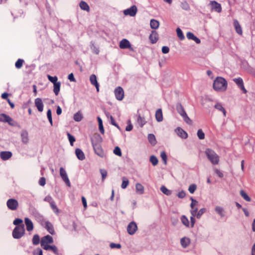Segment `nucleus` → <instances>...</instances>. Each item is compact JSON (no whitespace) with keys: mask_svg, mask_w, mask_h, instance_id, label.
<instances>
[{"mask_svg":"<svg viewBox=\"0 0 255 255\" xmlns=\"http://www.w3.org/2000/svg\"><path fill=\"white\" fill-rule=\"evenodd\" d=\"M227 81L223 77L218 76L213 84V89L217 92H224L227 89Z\"/></svg>","mask_w":255,"mask_h":255,"instance_id":"nucleus-1","label":"nucleus"},{"mask_svg":"<svg viewBox=\"0 0 255 255\" xmlns=\"http://www.w3.org/2000/svg\"><path fill=\"white\" fill-rule=\"evenodd\" d=\"M205 153L208 160L214 165L218 164L219 162V156L215 151L209 148L206 149Z\"/></svg>","mask_w":255,"mask_h":255,"instance_id":"nucleus-2","label":"nucleus"},{"mask_svg":"<svg viewBox=\"0 0 255 255\" xmlns=\"http://www.w3.org/2000/svg\"><path fill=\"white\" fill-rule=\"evenodd\" d=\"M102 141L101 137L98 135L97 141L95 142L92 140V143L95 153L100 157H103L105 156V153L101 145Z\"/></svg>","mask_w":255,"mask_h":255,"instance_id":"nucleus-3","label":"nucleus"},{"mask_svg":"<svg viewBox=\"0 0 255 255\" xmlns=\"http://www.w3.org/2000/svg\"><path fill=\"white\" fill-rule=\"evenodd\" d=\"M24 234V226L23 224H21L15 227L12 234L13 238L18 239L23 237Z\"/></svg>","mask_w":255,"mask_h":255,"instance_id":"nucleus-4","label":"nucleus"},{"mask_svg":"<svg viewBox=\"0 0 255 255\" xmlns=\"http://www.w3.org/2000/svg\"><path fill=\"white\" fill-rule=\"evenodd\" d=\"M6 205L9 210L14 211L18 208L19 204L17 200L11 198L7 201Z\"/></svg>","mask_w":255,"mask_h":255,"instance_id":"nucleus-5","label":"nucleus"},{"mask_svg":"<svg viewBox=\"0 0 255 255\" xmlns=\"http://www.w3.org/2000/svg\"><path fill=\"white\" fill-rule=\"evenodd\" d=\"M233 80L244 94L247 93V90L244 86V81L242 78L238 77L237 78H234Z\"/></svg>","mask_w":255,"mask_h":255,"instance_id":"nucleus-6","label":"nucleus"},{"mask_svg":"<svg viewBox=\"0 0 255 255\" xmlns=\"http://www.w3.org/2000/svg\"><path fill=\"white\" fill-rule=\"evenodd\" d=\"M137 230V226L135 222L132 221L129 223L127 227V232L130 235H132L135 233Z\"/></svg>","mask_w":255,"mask_h":255,"instance_id":"nucleus-7","label":"nucleus"},{"mask_svg":"<svg viewBox=\"0 0 255 255\" xmlns=\"http://www.w3.org/2000/svg\"><path fill=\"white\" fill-rule=\"evenodd\" d=\"M209 4L211 6L212 11H215L219 13L222 11V8L221 3L215 0H211Z\"/></svg>","mask_w":255,"mask_h":255,"instance_id":"nucleus-8","label":"nucleus"},{"mask_svg":"<svg viewBox=\"0 0 255 255\" xmlns=\"http://www.w3.org/2000/svg\"><path fill=\"white\" fill-rule=\"evenodd\" d=\"M60 175L65 184L68 186H71L70 180L68 177L66 171L63 167L60 168Z\"/></svg>","mask_w":255,"mask_h":255,"instance_id":"nucleus-9","label":"nucleus"},{"mask_svg":"<svg viewBox=\"0 0 255 255\" xmlns=\"http://www.w3.org/2000/svg\"><path fill=\"white\" fill-rule=\"evenodd\" d=\"M137 11V7L135 5H132L130 8L125 9L124 11V14L125 15H129L134 16L135 15Z\"/></svg>","mask_w":255,"mask_h":255,"instance_id":"nucleus-10","label":"nucleus"},{"mask_svg":"<svg viewBox=\"0 0 255 255\" xmlns=\"http://www.w3.org/2000/svg\"><path fill=\"white\" fill-rule=\"evenodd\" d=\"M115 95L118 100L121 101L124 97V91L121 87H118L115 90Z\"/></svg>","mask_w":255,"mask_h":255,"instance_id":"nucleus-11","label":"nucleus"},{"mask_svg":"<svg viewBox=\"0 0 255 255\" xmlns=\"http://www.w3.org/2000/svg\"><path fill=\"white\" fill-rule=\"evenodd\" d=\"M176 134L182 139H186L188 137L187 132L180 127H177L175 129Z\"/></svg>","mask_w":255,"mask_h":255,"instance_id":"nucleus-12","label":"nucleus"},{"mask_svg":"<svg viewBox=\"0 0 255 255\" xmlns=\"http://www.w3.org/2000/svg\"><path fill=\"white\" fill-rule=\"evenodd\" d=\"M0 121L4 123H7L11 126L13 125V123H12V122L13 121L12 119L9 116L4 114H0Z\"/></svg>","mask_w":255,"mask_h":255,"instance_id":"nucleus-13","label":"nucleus"},{"mask_svg":"<svg viewBox=\"0 0 255 255\" xmlns=\"http://www.w3.org/2000/svg\"><path fill=\"white\" fill-rule=\"evenodd\" d=\"M53 243V240L51 236L50 235H46L41 238L40 244L41 246L44 245H48Z\"/></svg>","mask_w":255,"mask_h":255,"instance_id":"nucleus-14","label":"nucleus"},{"mask_svg":"<svg viewBox=\"0 0 255 255\" xmlns=\"http://www.w3.org/2000/svg\"><path fill=\"white\" fill-rule=\"evenodd\" d=\"M233 24L235 29L236 32L240 35H242L243 31L242 28L237 19H234Z\"/></svg>","mask_w":255,"mask_h":255,"instance_id":"nucleus-15","label":"nucleus"},{"mask_svg":"<svg viewBox=\"0 0 255 255\" xmlns=\"http://www.w3.org/2000/svg\"><path fill=\"white\" fill-rule=\"evenodd\" d=\"M215 211L221 218H224L226 216V212L222 207L216 206L215 208Z\"/></svg>","mask_w":255,"mask_h":255,"instance_id":"nucleus-16","label":"nucleus"},{"mask_svg":"<svg viewBox=\"0 0 255 255\" xmlns=\"http://www.w3.org/2000/svg\"><path fill=\"white\" fill-rule=\"evenodd\" d=\"M12 156V153L10 151H4L0 152V157L3 160L9 159Z\"/></svg>","mask_w":255,"mask_h":255,"instance_id":"nucleus-17","label":"nucleus"},{"mask_svg":"<svg viewBox=\"0 0 255 255\" xmlns=\"http://www.w3.org/2000/svg\"><path fill=\"white\" fill-rule=\"evenodd\" d=\"M35 105L39 112H41L43 110V104L42 100L37 98L35 99Z\"/></svg>","mask_w":255,"mask_h":255,"instance_id":"nucleus-18","label":"nucleus"},{"mask_svg":"<svg viewBox=\"0 0 255 255\" xmlns=\"http://www.w3.org/2000/svg\"><path fill=\"white\" fill-rule=\"evenodd\" d=\"M241 67L245 70L250 71L252 69V67L249 65L248 62L246 59H242L241 60Z\"/></svg>","mask_w":255,"mask_h":255,"instance_id":"nucleus-19","label":"nucleus"},{"mask_svg":"<svg viewBox=\"0 0 255 255\" xmlns=\"http://www.w3.org/2000/svg\"><path fill=\"white\" fill-rule=\"evenodd\" d=\"M45 228L50 234H55V231L54 229L53 226L50 222L48 221H46L45 222Z\"/></svg>","mask_w":255,"mask_h":255,"instance_id":"nucleus-20","label":"nucleus"},{"mask_svg":"<svg viewBox=\"0 0 255 255\" xmlns=\"http://www.w3.org/2000/svg\"><path fill=\"white\" fill-rule=\"evenodd\" d=\"M90 81L91 84L94 85L98 92L99 91V85L97 80L96 76L95 74H92L90 77Z\"/></svg>","mask_w":255,"mask_h":255,"instance_id":"nucleus-21","label":"nucleus"},{"mask_svg":"<svg viewBox=\"0 0 255 255\" xmlns=\"http://www.w3.org/2000/svg\"><path fill=\"white\" fill-rule=\"evenodd\" d=\"M119 46L121 49H126L130 48L131 45L128 40L124 39L121 41Z\"/></svg>","mask_w":255,"mask_h":255,"instance_id":"nucleus-22","label":"nucleus"},{"mask_svg":"<svg viewBox=\"0 0 255 255\" xmlns=\"http://www.w3.org/2000/svg\"><path fill=\"white\" fill-rule=\"evenodd\" d=\"M190 243L191 240L188 237H184L180 240V244L184 248H187L190 245Z\"/></svg>","mask_w":255,"mask_h":255,"instance_id":"nucleus-23","label":"nucleus"},{"mask_svg":"<svg viewBox=\"0 0 255 255\" xmlns=\"http://www.w3.org/2000/svg\"><path fill=\"white\" fill-rule=\"evenodd\" d=\"M24 222L27 231H32L33 229V225L32 221L28 218H25Z\"/></svg>","mask_w":255,"mask_h":255,"instance_id":"nucleus-24","label":"nucleus"},{"mask_svg":"<svg viewBox=\"0 0 255 255\" xmlns=\"http://www.w3.org/2000/svg\"><path fill=\"white\" fill-rule=\"evenodd\" d=\"M176 110L178 113L180 115H182L183 114H184V113H186V111H185L183 106L182 105L181 103L180 102H178L176 105Z\"/></svg>","mask_w":255,"mask_h":255,"instance_id":"nucleus-25","label":"nucleus"},{"mask_svg":"<svg viewBox=\"0 0 255 255\" xmlns=\"http://www.w3.org/2000/svg\"><path fill=\"white\" fill-rule=\"evenodd\" d=\"M21 137L22 142L24 144H27L28 142V133L27 131L24 130L21 132Z\"/></svg>","mask_w":255,"mask_h":255,"instance_id":"nucleus-26","label":"nucleus"},{"mask_svg":"<svg viewBox=\"0 0 255 255\" xmlns=\"http://www.w3.org/2000/svg\"><path fill=\"white\" fill-rule=\"evenodd\" d=\"M75 154L77 157L80 160H83L85 158V156L83 151L80 148H77L75 150Z\"/></svg>","mask_w":255,"mask_h":255,"instance_id":"nucleus-27","label":"nucleus"},{"mask_svg":"<svg viewBox=\"0 0 255 255\" xmlns=\"http://www.w3.org/2000/svg\"><path fill=\"white\" fill-rule=\"evenodd\" d=\"M149 39L152 43L156 42L158 39L157 33L154 31H152L149 36Z\"/></svg>","mask_w":255,"mask_h":255,"instance_id":"nucleus-28","label":"nucleus"},{"mask_svg":"<svg viewBox=\"0 0 255 255\" xmlns=\"http://www.w3.org/2000/svg\"><path fill=\"white\" fill-rule=\"evenodd\" d=\"M61 83L58 82L57 83L53 84V92L56 96L59 94L60 90Z\"/></svg>","mask_w":255,"mask_h":255,"instance_id":"nucleus-29","label":"nucleus"},{"mask_svg":"<svg viewBox=\"0 0 255 255\" xmlns=\"http://www.w3.org/2000/svg\"><path fill=\"white\" fill-rule=\"evenodd\" d=\"M160 191L167 196H170L172 193V190L167 189L164 185L160 187Z\"/></svg>","mask_w":255,"mask_h":255,"instance_id":"nucleus-30","label":"nucleus"},{"mask_svg":"<svg viewBox=\"0 0 255 255\" xmlns=\"http://www.w3.org/2000/svg\"><path fill=\"white\" fill-rule=\"evenodd\" d=\"M240 195L241 197L246 201L250 202L251 201V198L248 195L246 192L244 190H241L240 191Z\"/></svg>","mask_w":255,"mask_h":255,"instance_id":"nucleus-31","label":"nucleus"},{"mask_svg":"<svg viewBox=\"0 0 255 255\" xmlns=\"http://www.w3.org/2000/svg\"><path fill=\"white\" fill-rule=\"evenodd\" d=\"M177 36L180 40L185 39V36L181 29L180 27H177L176 29Z\"/></svg>","mask_w":255,"mask_h":255,"instance_id":"nucleus-32","label":"nucleus"},{"mask_svg":"<svg viewBox=\"0 0 255 255\" xmlns=\"http://www.w3.org/2000/svg\"><path fill=\"white\" fill-rule=\"evenodd\" d=\"M79 5H80V8L82 9L86 10L88 12H89L90 11V7H89V5L87 4V3L85 1H81L80 2Z\"/></svg>","mask_w":255,"mask_h":255,"instance_id":"nucleus-33","label":"nucleus"},{"mask_svg":"<svg viewBox=\"0 0 255 255\" xmlns=\"http://www.w3.org/2000/svg\"><path fill=\"white\" fill-rule=\"evenodd\" d=\"M181 221L183 225L186 227H189L190 223L188 219L185 215H182L181 217Z\"/></svg>","mask_w":255,"mask_h":255,"instance_id":"nucleus-34","label":"nucleus"},{"mask_svg":"<svg viewBox=\"0 0 255 255\" xmlns=\"http://www.w3.org/2000/svg\"><path fill=\"white\" fill-rule=\"evenodd\" d=\"M214 108L219 111L222 112L224 116H226V111L221 103H217L214 106Z\"/></svg>","mask_w":255,"mask_h":255,"instance_id":"nucleus-35","label":"nucleus"},{"mask_svg":"<svg viewBox=\"0 0 255 255\" xmlns=\"http://www.w3.org/2000/svg\"><path fill=\"white\" fill-rule=\"evenodd\" d=\"M160 157L163 163L165 165H167L168 157L165 151H162L160 152Z\"/></svg>","mask_w":255,"mask_h":255,"instance_id":"nucleus-36","label":"nucleus"},{"mask_svg":"<svg viewBox=\"0 0 255 255\" xmlns=\"http://www.w3.org/2000/svg\"><path fill=\"white\" fill-rule=\"evenodd\" d=\"M83 118L82 114L80 111H78L75 113L73 117V119L76 122H80L82 120Z\"/></svg>","mask_w":255,"mask_h":255,"instance_id":"nucleus-37","label":"nucleus"},{"mask_svg":"<svg viewBox=\"0 0 255 255\" xmlns=\"http://www.w3.org/2000/svg\"><path fill=\"white\" fill-rule=\"evenodd\" d=\"M183 119L184 121L189 125H191L193 123L192 121L190 119V118L188 116L186 112L181 116Z\"/></svg>","mask_w":255,"mask_h":255,"instance_id":"nucleus-38","label":"nucleus"},{"mask_svg":"<svg viewBox=\"0 0 255 255\" xmlns=\"http://www.w3.org/2000/svg\"><path fill=\"white\" fill-rule=\"evenodd\" d=\"M135 188L136 192L139 194H142L144 192V188L143 186L137 183L135 185Z\"/></svg>","mask_w":255,"mask_h":255,"instance_id":"nucleus-39","label":"nucleus"},{"mask_svg":"<svg viewBox=\"0 0 255 255\" xmlns=\"http://www.w3.org/2000/svg\"><path fill=\"white\" fill-rule=\"evenodd\" d=\"M150 27L152 29H156L159 25V23L157 20L151 19L150 23Z\"/></svg>","mask_w":255,"mask_h":255,"instance_id":"nucleus-40","label":"nucleus"},{"mask_svg":"<svg viewBox=\"0 0 255 255\" xmlns=\"http://www.w3.org/2000/svg\"><path fill=\"white\" fill-rule=\"evenodd\" d=\"M181 7L185 10H189L190 9V6L187 1L184 0L180 3Z\"/></svg>","mask_w":255,"mask_h":255,"instance_id":"nucleus-41","label":"nucleus"},{"mask_svg":"<svg viewBox=\"0 0 255 255\" xmlns=\"http://www.w3.org/2000/svg\"><path fill=\"white\" fill-rule=\"evenodd\" d=\"M122 179H123V182H122V184L121 185V187L123 189H125L128 186V185L129 184V181L125 177H123L122 178Z\"/></svg>","mask_w":255,"mask_h":255,"instance_id":"nucleus-42","label":"nucleus"},{"mask_svg":"<svg viewBox=\"0 0 255 255\" xmlns=\"http://www.w3.org/2000/svg\"><path fill=\"white\" fill-rule=\"evenodd\" d=\"M197 135L199 139L202 140L205 138V133L202 129H199L197 130Z\"/></svg>","mask_w":255,"mask_h":255,"instance_id":"nucleus-43","label":"nucleus"},{"mask_svg":"<svg viewBox=\"0 0 255 255\" xmlns=\"http://www.w3.org/2000/svg\"><path fill=\"white\" fill-rule=\"evenodd\" d=\"M97 119L99 124V130L103 134L104 133V129L103 126L102 120L99 117H98Z\"/></svg>","mask_w":255,"mask_h":255,"instance_id":"nucleus-44","label":"nucleus"},{"mask_svg":"<svg viewBox=\"0 0 255 255\" xmlns=\"http://www.w3.org/2000/svg\"><path fill=\"white\" fill-rule=\"evenodd\" d=\"M148 139L149 142L152 144L154 145L156 143V139L155 136L153 134H149L148 136Z\"/></svg>","mask_w":255,"mask_h":255,"instance_id":"nucleus-45","label":"nucleus"},{"mask_svg":"<svg viewBox=\"0 0 255 255\" xmlns=\"http://www.w3.org/2000/svg\"><path fill=\"white\" fill-rule=\"evenodd\" d=\"M24 63V60L21 59H18L15 62V66L17 69H20L22 67Z\"/></svg>","mask_w":255,"mask_h":255,"instance_id":"nucleus-46","label":"nucleus"},{"mask_svg":"<svg viewBox=\"0 0 255 255\" xmlns=\"http://www.w3.org/2000/svg\"><path fill=\"white\" fill-rule=\"evenodd\" d=\"M197 189V185L195 184H191L188 188V191L191 194H193Z\"/></svg>","mask_w":255,"mask_h":255,"instance_id":"nucleus-47","label":"nucleus"},{"mask_svg":"<svg viewBox=\"0 0 255 255\" xmlns=\"http://www.w3.org/2000/svg\"><path fill=\"white\" fill-rule=\"evenodd\" d=\"M137 123L140 127H142L145 124L146 122L144 118L141 117L140 116H138L137 118Z\"/></svg>","mask_w":255,"mask_h":255,"instance_id":"nucleus-48","label":"nucleus"},{"mask_svg":"<svg viewBox=\"0 0 255 255\" xmlns=\"http://www.w3.org/2000/svg\"><path fill=\"white\" fill-rule=\"evenodd\" d=\"M40 242V239L38 235H34L33 239H32V243L34 245H37L39 244Z\"/></svg>","mask_w":255,"mask_h":255,"instance_id":"nucleus-49","label":"nucleus"},{"mask_svg":"<svg viewBox=\"0 0 255 255\" xmlns=\"http://www.w3.org/2000/svg\"><path fill=\"white\" fill-rule=\"evenodd\" d=\"M206 211V209L205 208H203L200 209L196 215V218L197 219H200L201 217V216L205 213Z\"/></svg>","mask_w":255,"mask_h":255,"instance_id":"nucleus-50","label":"nucleus"},{"mask_svg":"<svg viewBox=\"0 0 255 255\" xmlns=\"http://www.w3.org/2000/svg\"><path fill=\"white\" fill-rule=\"evenodd\" d=\"M171 224L173 226H177L179 224V221L177 217H171Z\"/></svg>","mask_w":255,"mask_h":255,"instance_id":"nucleus-51","label":"nucleus"},{"mask_svg":"<svg viewBox=\"0 0 255 255\" xmlns=\"http://www.w3.org/2000/svg\"><path fill=\"white\" fill-rule=\"evenodd\" d=\"M150 161L153 165L155 166L158 164V160L155 156L151 155L150 157Z\"/></svg>","mask_w":255,"mask_h":255,"instance_id":"nucleus-52","label":"nucleus"},{"mask_svg":"<svg viewBox=\"0 0 255 255\" xmlns=\"http://www.w3.org/2000/svg\"><path fill=\"white\" fill-rule=\"evenodd\" d=\"M47 78H48V80L51 82H52L53 84H55V83L58 82V81H57L58 78H57V77L56 76L52 77V76H51L49 75H47Z\"/></svg>","mask_w":255,"mask_h":255,"instance_id":"nucleus-53","label":"nucleus"},{"mask_svg":"<svg viewBox=\"0 0 255 255\" xmlns=\"http://www.w3.org/2000/svg\"><path fill=\"white\" fill-rule=\"evenodd\" d=\"M50 206L52 209L53 210V212H55L56 214H58L59 213V209L57 207L56 205H55L54 202H51L50 203Z\"/></svg>","mask_w":255,"mask_h":255,"instance_id":"nucleus-54","label":"nucleus"},{"mask_svg":"<svg viewBox=\"0 0 255 255\" xmlns=\"http://www.w3.org/2000/svg\"><path fill=\"white\" fill-rule=\"evenodd\" d=\"M47 116L51 125L52 126V113L50 109H49L47 112Z\"/></svg>","mask_w":255,"mask_h":255,"instance_id":"nucleus-55","label":"nucleus"},{"mask_svg":"<svg viewBox=\"0 0 255 255\" xmlns=\"http://www.w3.org/2000/svg\"><path fill=\"white\" fill-rule=\"evenodd\" d=\"M114 153L117 155H118L119 156H122V152H121V150L120 149V148L118 146H116L114 150Z\"/></svg>","mask_w":255,"mask_h":255,"instance_id":"nucleus-56","label":"nucleus"},{"mask_svg":"<svg viewBox=\"0 0 255 255\" xmlns=\"http://www.w3.org/2000/svg\"><path fill=\"white\" fill-rule=\"evenodd\" d=\"M22 222H23V221L22 219H19V218H17V219H15L13 221V223L14 225L17 226H19L20 225L23 224Z\"/></svg>","mask_w":255,"mask_h":255,"instance_id":"nucleus-57","label":"nucleus"},{"mask_svg":"<svg viewBox=\"0 0 255 255\" xmlns=\"http://www.w3.org/2000/svg\"><path fill=\"white\" fill-rule=\"evenodd\" d=\"M196 36L192 32H188L186 33V37L189 40H193Z\"/></svg>","mask_w":255,"mask_h":255,"instance_id":"nucleus-58","label":"nucleus"},{"mask_svg":"<svg viewBox=\"0 0 255 255\" xmlns=\"http://www.w3.org/2000/svg\"><path fill=\"white\" fill-rule=\"evenodd\" d=\"M186 196V193L184 190H182L181 191L178 192L177 194V196L180 199L184 198Z\"/></svg>","mask_w":255,"mask_h":255,"instance_id":"nucleus-59","label":"nucleus"},{"mask_svg":"<svg viewBox=\"0 0 255 255\" xmlns=\"http://www.w3.org/2000/svg\"><path fill=\"white\" fill-rule=\"evenodd\" d=\"M110 247L112 249L117 248V249H121L122 246L120 244H115V243H111L110 245Z\"/></svg>","mask_w":255,"mask_h":255,"instance_id":"nucleus-60","label":"nucleus"},{"mask_svg":"<svg viewBox=\"0 0 255 255\" xmlns=\"http://www.w3.org/2000/svg\"><path fill=\"white\" fill-rule=\"evenodd\" d=\"M214 171L216 174L220 177L223 178L224 177V174L222 172H221L220 170L216 168L214 169Z\"/></svg>","mask_w":255,"mask_h":255,"instance_id":"nucleus-61","label":"nucleus"},{"mask_svg":"<svg viewBox=\"0 0 255 255\" xmlns=\"http://www.w3.org/2000/svg\"><path fill=\"white\" fill-rule=\"evenodd\" d=\"M161 51L163 54H167L169 52V48L167 46H163L162 47Z\"/></svg>","mask_w":255,"mask_h":255,"instance_id":"nucleus-62","label":"nucleus"},{"mask_svg":"<svg viewBox=\"0 0 255 255\" xmlns=\"http://www.w3.org/2000/svg\"><path fill=\"white\" fill-rule=\"evenodd\" d=\"M68 136L69 140L70 142V144L72 145L73 142L75 141V139L73 135H72L71 134H70L69 133H68Z\"/></svg>","mask_w":255,"mask_h":255,"instance_id":"nucleus-63","label":"nucleus"},{"mask_svg":"<svg viewBox=\"0 0 255 255\" xmlns=\"http://www.w3.org/2000/svg\"><path fill=\"white\" fill-rule=\"evenodd\" d=\"M39 184L41 186H44L46 184V180L44 177H41L39 180Z\"/></svg>","mask_w":255,"mask_h":255,"instance_id":"nucleus-64","label":"nucleus"}]
</instances>
